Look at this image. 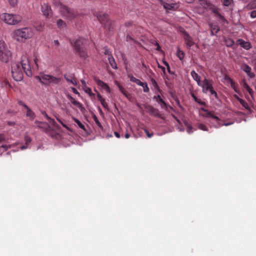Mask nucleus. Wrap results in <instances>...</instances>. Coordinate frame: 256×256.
Wrapping results in <instances>:
<instances>
[{
  "instance_id": "nucleus-1",
  "label": "nucleus",
  "mask_w": 256,
  "mask_h": 256,
  "mask_svg": "<svg viewBox=\"0 0 256 256\" xmlns=\"http://www.w3.org/2000/svg\"><path fill=\"white\" fill-rule=\"evenodd\" d=\"M34 33L32 28L24 27L16 30L13 32V38L18 42H24L30 38Z\"/></svg>"
},
{
  "instance_id": "nucleus-2",
  "label": "nucleus",
  "mask_w": 256,
  "mask_h": 256,
  "mask_svg": "<svg viewBox=\"0 0 256 256\" xmlns=\"http://www.w3.org/2000/svg\"><path fill=\"white\" fill-rule=\"evenodd\" d=\"M53 2L56 5L60 4V12L63 16L72 20L77 17L78 14L74 10L60 4V0H54Z\"/></svg>"
},
{
  "instance_id": "nucleus-3",
  "label": "nucleus",
  "mask_w": 256,
  "mask_h": 256,
  "mask_svg": "<svg viewBox=\"0 0 256 256\" xmlns=\"http://www.w3.org/2000/svg\"><path fill=\"white\" fill-rule=\"evenodd\" d=\"M85 41L86 40L82 38H79L74 42L70 40V44L74 48L76 52L84 59H86L88 56L84 46Z\"/></svg>"
},
{
  "instance_id": "nucleus-4",
  "label": "nucleus",
  "mask_w": 256,
  "mask_h": 256,
  "mask_svg": "<svg viewBox=\"0 0 256 256\" xmlns=\"http://www.w3.org/2000/svg\"><path fill=\"white\" fill-rule=\"evenodd\" d=\"M12 52L8 49L6 44L2 40H0V60L8 62L10 59Z\"/></svg>"
},
{
  "instance_id": "nucleus-5",
  "label": "nucleus",
  "mask_w": 256,
  "mask_h": 256,
  "mask_svg": "<svg viewBox=\"0 0 256 256\" xmlns=\"http://www.w3.org/2000/svg\"><path fill=\"white\" fill-rule=\"evenodd\" d=\"M4 22L9 25H16L22 20V18L18 14L4 13L2 15Z\"/></svg>"
},
{
  "instance_id": "nucleus-6",
  "label": "nucleus",
  "mask_w": 256,
  "mask_h": 256,
  "mask_svg": "<svg viewBox=\"0 0 256 256\" xmlns=\"http://www.w3.org/2000/svg\"><path fill=\"white\" fill-rule=\"evenodd\" d=\"M37 79L41 84H57L60 81V78H59L46 74H42L41 76H37Z\"/></svg>"
},
{
  "instance_id": "nucleus-7",
  "label": "nucleus",
  "mask_w": 256,
  "mask_h": 256,
  "mask_svg": "<svg viewBox=\"0 0 256 256\" xmlns=\"http://www.w3.org/2000/svg\"><path fill=\"white\" fill-rule=\"evenodd\" d=\"M12 74L16 81H20L23 78V71L19 63L14 62L12 64Z\"/></svg>"
},
{
  "instance_id": "nucleus-8",
  "label": "nucleus",
  "mask_w": 256,
  "mask_h": 256,
  "mask_svg": "<svg viewBox=\"0 0 256 256\" xmlns=\"http://www.w3.org/2000/svg\"><path fill=\"white\" fill-rule=\"evenodd\" d=\"M20 64L22 71H24L28 76H30L32 75V72L29 64L28 60L26 56H22L21 62Z\"/></svg>"
},
{
  "instance_id": "nucleus-9",
  "label": "nucleus",
  "mask_w": 256,
  "mask_h": 256,
  "mask_svg": "<svg viewBox=\"0 0 256 256\" xmlns=\"http://www.w3.org/2000/svg\"><path fill=\"white\" fill-rule=\"evenodd\" d=\"M198 86L202 88V92L207 94L208 92V90L213 87L212 80L204 78Z\"/></svg>"
},
{
  "instance_id": "nucleus-10",
  "label": "nucleus",
  "mask_w": 256,
  "mask_h": 256,
  "mask_svg": "<svg viewBox=\"0 0 256 256\" xmlns=\"http://www.w3.org/2000/svg\"><path fill=\"white\" fill-rule=\"evenodd\" d=\"M98 20L102 25L106 26L108 23L110 19L109 16L106 13H99L96 16Z\"/></svg>"
},
{
  "instance_id": "nucleus-11",
  "label": "nucleus",
  "mask_w": 256,
  "mask_h": 256,
  "mask_svg": "<svg viewBox=\"0 0 256 256\" xmlns=\"http://www.w3.org/2000/svg\"><path fill=\"white\" fill-rule=\"evenodd\" d=\"M41 10L43 14L46 18H49L52 14L50 6L48 4H44L42 6Z\"/></svg>"
},
{
  "instance_id": "nucleus-12",
  "label": "nucleus",
  "mask_w": 256,
  "mask_h": 256,
  "mask_svg": "<svg viewBox=\"0 0 256 256\" xmlns=\"http://www.w3.org/2000/svg\"><path fill=\"white\" fill-rule=\"evenodd\" d=\"M184 38L187 47L188 48H190V47L192 46L194 44V42H193L192 38L186 32H184Z\"/></svg>"
},
{
  "instance_id": "nucleus-13",
  "label": "nucleus",
  "mask_w": 256,
  "mask_h": 256,
  "mask_svg": "<svg viewBox=\"0 0 256 256\" xmlns=\"http://www.w3.org/2000/svg\"><path fill=\"white\" fill-rule=\"evenodd\" d=\"M35 124L38 128L42 129L46 133L50 132V128L48 123L36 121Z\"/></svg>"
},
{
  "instance_id": "nucleus-14",
  "label": "nucleus",
  "mask_w": 256,
  "mask_h": 256,
  "mask_svg": "<svg viewBox=\"0 0 256 256\" xmlns=\"http://www.w3.org/2000/svg\"><path fill=\"white\" fill-rule=\"evenodd\" d=\"M94 81L96 82V83L98 86L107 92H110V88L106 83L98 78H94Z\"/></svg>"
},
{
  "instance_id": "nucleus-15",
  "label": "nucleus",
  "mask_w": 256,
  "mask_h": 256,
  "mask_svg": "<svg viewBox=\"0 0 256 256\" xmlns=\"http://www.w3.org/2000/svg\"><path fill=\"white\" fill-rule=\"evenodd\" d=\"M241 68L244 72H245L248 76L250 78H254L255 75L254 72H252V68L250 66H249L248 64H242L241 66Z\"/></svg>"
},
{
  "instance_id": "nucleus-16",
  "label": "nucleus",
  "mask_w": 256,
  "mask_h": 256,
  "mask_svg": "<svg viewBox=\"0 0 256 256\" xmlns=\"http://www.w3.org/2000/svg\"><path fill=\"white\" fill-rule=\"evenodd\" d=\"M68 98L70 100L71 102L74 106H77L82 112H84L85 110L84 108L82 106V105L78 102L76 101L74 98H72L70 95H68Z\"/></svg>"
},
{
  "instance_id": "nucleus-17",
  "label": "nucleus",
  "mask_w": 256,
  "mask_h": 256,
  "mask_svg": "<svg viewBox=\"0 0 256 256\" xmlns=\"http://www.w3.org/2000/svg\"><path fill=\"white\" fill-rule=\"evenodd\" d=\"M202 110L204 111V112H206V118H212V119L215 120L216 121V122H217L216 125H218V122H219V121L220 120V118L218 116H217L216 115H214V112H209L208 110L204 109V108H202Z\"/></svg>"
},
{
  "instance_id": "nucleus-18",
  "label": "nucleus",
  "mask_w": 256,
  "mask_h": 256,
  "mask_svg": "<svg viewBox=\"0 0 256 256\" xmlns=\"http://www.w3.org/2000/svg\"><path fill=\"white\" fill-rule=\"evenodd\" d=\"M115 84L118 88L120 92L128 99L131 97V95L129 94L119 83L118 81L114 82Z\"/></svg>"
},
{
  "instance_id": "nucleus-19",
  "label": "nucleus",
  "mask_w": 256,
  "mask_h": 256,
  "mask_svg": "<svg viewBox=\"0 0 256 256\" xmlns=\"http://www.w3.org/2000/svg\"><path fill=\"white\" fill-rule=\"evenodd\" d=\"M148 112L152 115L155 116H157L160 118H162V114H160L158 110L154 108L153 106H148L147 108Z\"/></svg>"
},
{
  "instance_id": "nucleus-20",
  "label": "nucleus",
  "mask_w": 256,
  "mask_h": 256,
  "mask_svg": "<svg viewBox=\"0 0 256 256\" xmlns=\"http://www.w3.org/2000/svg\"><path fill=\"white\" fill-rule=\"evenodd\" d=\"M209 26L211 31V35H216L220 31V27L216 24L210 23Z\"/></svg>"
},
{
  "instance_id": "nucleus-21",
  "label": "nucleus",
  "mask_w": 256,
  "mask_h": 256,
  "mask_svg": "<svg viewBox=\"0 0 256 256\" xmlns=\"http://www.w3.org/2000/svg\"><path fill=\"white\" fill-rule=\"evenodd\" d=\"M161 4L163 5L165 9L168 10H176L178 8L177 4H168L161 1Z\"/></svg>"
},
{
  "instance_id": "nucleus-22",
  "label": "nucleus",
  "mask_w": 256,
  "mask_h": 256,
  "mask_svg": "<svg viewBox=\"0 0 256 256\" xmlns=\"http://www.w3.org/2000/svg\"><path fill=\"white\" fill-rule=\"evenodd\" d=\"M154 98L156 100V102L159 104H160V106L162 108H164V107H166L167 104L164 102V101L161 98L160 95L155 96L154 97Z\"/></svg>"
},
{
  "instance_id": "nucleus-23",
  "label": "nucleus",
  "mask_w": 256,
  "mask_h": 256,
  "mask_svg": "<svg viewBox=\"0 0 256 256\" xmlns=\"http://www.w3.org/2000/svg\"><path fill=\"white\" fill-rule=\"evenodd\" d=\"M191 76L192 77V78L195 80L198 86L199 84H201L202 82L200 80V77L198 76V74L194 71L192 70L190 72Z\"/></svg>"
},
{
  "instance_id": "nucleus-24",
  "label": "nucleus",
  "mask_w": 256,
  "mask_h": 256,
  "mask_svg": "<svg viewBox=\"0 0 256 256\" xmlns=\"http://www.w3.org/2000/svg\"><path fill=\"white\" fill-rule=\"evenodd\" d=\"M238 44L241 46H242L246 50H248L249 48H250V42H245L244 40L242 39L238 40Z\"/></svg>"
},
{
  "instance_id": "nucleus-25",
  "label": "nucleus",
  "mask_w": 256,
  "mask_h": 256,
  "mask_svg": "<svg viewBox=\"0 0 256 256\" xmlns=\"http://www.w3.org/2000/svg\"><path fill=\"white\" fill-rule=\"evenodd\" d=\"M26 110V116L28 117L30 120H33L36 117L34 112L28 107Z\"/></svg>"
},
{
  "instance_id": "nucleus-26",
  "label": "nucleus",
  "mask_w": 256,
  "mask_h": 256,
  "mask_svg": "<svg viewBox=\"0 0 256 256\" xmlns=\"http://www.w3.org/2000/svg\"><path fill=\"white\" fill-rule=\"evenodd\" d=\"M108 60L111 66L114 69H117V64L112 55H108Z\"/></svg>"
},
{
  "instance_id": "nucleus-27",
  "label": "nucleus",
  "mask_w": 256,
  "mask_h": 256,
  "mask_svg": "<svg viewBox=\"0 0 256 256\" xmlns=\"http://www.w3.org/2000/svg\"><path fill=\"white\" fill-rule=\"evenodd\" d=\"M199 3L205 9L208 8L210 6H212V4L207 0H199Z\"/></svg>"
},
{
  "instance_id": "nucleus-28",
  "label": "nucleus",
  "mask_w": 256,
  "mask_h": 256,
  "mask_svg": "<svg viewBox=\"0 0 256 256\" xmlns=\"http://www.w3.org/2000/svg\"><path fill=\"white\" fill-rule=\"evenodd\" d=\"M64 78L68 82H70V83L73 84L74 86L77 85L76 79L75 78H74L72 76L65 75Z\"/></svg>"
},
{
  "instance_id": "nucleus-29",
  "label": "nucleus",
  "mask_w": 256,
  "mask_h": 256,
  "mask_svg": "<svg viewBox=\"0 0 256 256\" xmlns=\"http://www.w3.org/2000/svg\"><path fill=\"white\" fill-rule=\"evenodd\" d=\"M83 89H84V91L86 94H88L90 96L94 97L95 96V94L94 93L92 92L91 88L89 87H88L86 86V84H84V86Z\"/></svg>"
},
{
  "instance_id": "nucleus-30",
  "label": "nucleus",
  "mask_w": 256,
  "mask_h": 256,
  "mask_svg": "<svg viewBox=\"0 0 256 256\" xmlns=\"http://www.w3.org/2000/svg\"><path fill=\"white\" fill-rule=\"evenodd\" d=\"M191 96L194 98V100L198 103L201 106H205L206 103L204 102H202L201 100L198 98L194 93H191Z\"/></svg>"
},
{
  "instance_id": "nucleus-31",
  "label": "nucleus",
  "mask_w": 256,
  "mask_h": 256,
  "mask_svg": "<svg viewBox=\"0 0 256 256\" xmlns=\"http://www.w3.org/2000/svg\"><path fill=\"white\" fill-rule=\"evenodd\" d=\"M191 96L194 98V100L198 103L201 106H205L206 103L204 102H202L201 100L198 98L194 93H191Z\"/></svg>"
},
{
  "instance_id": "nucleus-32",
  "label": "nucleus",
  "mask_w": 256,
  "mask_h": 256,
  "mask_svg": "<svg viewBox=\"0 0 256 256\" xmlns=\"http://www.w3.org/2000/svg\"><path fill=\"white\" fill-rule=\"evenodd\" d=\"M234 42L232 38H228L225 40V44L226 46L230 47L232 46L234 44Z\"/></svg>"
},
{
  "instance_id": "nucleus-33",
  "label": "nucleus",
  "mask_w": 256,
  "mask_h": 256,
  "mask_svg": "<svg viewBox=\"0 0 256 256\" xmlns=\"http://www.w3.org/2000/svg\"><path fill=\"white\" fill-rule=\"evenodd\" d=\"M74 121L78 126L84 130H86L84 126L77 118H74Z\"/></svg>"
},
{
  "instance_id": "nucleus-34",
  "label": "nucleus",
  "mask_w": 256,
  "mask_h": 256,
  "mask_svg": "<svg viewBox=\"0 0 256 256\" xmlns=\"http://www.w3.org/2000/svg\"><path fill=\"white\" fill-rule=\"evenodd\" d=\"M56 24L59 28H62L66 26V23L61 19L58 20Z\"/></svg>"
},
{
  "instance_id": "nucleus-35",
  "label": "nucleus",
  "mask_w": 256,
  "mask_h": 256,
  "mask_svg": "<svg viewBox=\"0 0 256 256\" xmlns=\"http://www.w3.org/2000/svg\"><path fill=\"white\" fill-rule=\"evenodd\" d=\"M92 118L93 120H94V121L95 122L96 124V125L100 128L101 129L102 128V126L100 124V121L98 120L97 116H96V114H94L92 115Z\"/></svg>"
},
{
  "instance_id": "nucleus-36",
  "label": "nucleus",
  "mask_w": 256,
  "mask_h": 256,
  "mask_svg": "<svg viewBox=\"0 0 256 256\" xmlns=\"http://www.w3.org/2000/svg\"><path fill=\"white\" fill-rule=\"evenodd\" d=\"M208 92H210V94L211 96H214L216 98V99L218 98V96L217 92L214 90V87H212L210 90H208Z\"/></svg>"
},
{
  "instance_id": "nucleus-37",
  "label": "nucleus",
  "mask_w": 256,
  "mask_h": 256,
  "mask_svg": "<svg viewBox=\"0 0 256 256\" xmlns=\"http://www.w3.org/2000/svg\"><path fill=\"white\" fill-rule=\"evenodd\" d=\"M208 8L211 10L212 12L215 14L216 16L218 15V14H220L218 9L215 7L213 4H212V6H210Z\"/></svg>"
},
{
  "instance_id": "nucleus-38",
  "label": "nucleus",
  "mask_w": 256,
  "mask_h": 256,
  "mask_svg": "<svg viewBox=\"0 0 256 256\" xmlns=\"http://www.w3.org/2000/svg\"><path fill=\"white\" fill-rule=\"evenodd\" d=\"M176 54L180 60H182L184 57V52L183 51L178 49L177 50Z\"/></svg>"
},
{
  "instance_id": "nucleus-39",
  "label": "nucleus",
  "mask_w": 256,
  "mask_h": 256,
  "mask_svg": "<svg viewBox=\"0 0 256 256\" xmlns=\"http://www.w3.org/2000/svg\"><path fill=\"white\" fill-rule=\"evenodd\" d=\"M239 102L246 109H249L248 104L244 100L241 99Z\"/></svg>"
},
{
  "instance_id": "nucleus-40",
  "label": "nucleus",
  "mask_w": 256,
  "mask_h": 256,
  "mask_svg": "<svg viewBox=\"0 0 256 256\" xmlns=\"http://www.w3.org/2000/svg\"><path fill=\"white\" fill-rule=\"evenodd\" d=\"M233 2V0H223V5L226 6H230Z\"/></svg>"
},
{
  "instance_id": "nucleus-41",
  "label": "nucleus",
  "mask_w": 256,
  "mask_h": 256,
  "mask_svg": "<svg viewBox=\"0 0 256 256\" xmlns=\"http://www.w3.org/2000/svg\"><path fill=\"white\" fill-rule=\"evenodd\" d=\"M141 86L143 88V90L144 92H149L150 89L146 82H143L142 86Z\"/></svg>"
},
{
  "instance_id": "nucleus-42",
  "label": "nucleus",
  "mask_w": 256,
  "mask_h": 256,
  "mask_svg": "<svg viewBox=\"0 0 256 256\" xmlns=\"http://www.w3.org/2000/svg\"><path fill=\"white\" fill-rule=\"evenodd\" d=\"M244 87L250 94H251L252 90L246 82H244Z\"/></svg>"
},
{
  "instance_id": "nucleus-43",
  "label": "nucleus",
  "mask_w": 256,
  "mask_h": 256,
  "mask_svg": "<svg viewBox=\"0 0 256 256\" xmlns=\"http://www.w3.org/2000/svg\"><path fill=\"white\" fill-rule=\"evenodd\" d=\"M224 79L226 80L230 81L231 84V86H232V84H234V82L230 78L228 75L225 74L224 76Z\"/></svg>"
},
{
  "instance_id": "nucleus-44",
  "label": "nucleus",
  "mask_w": 256,
  "mask_h": 256,
  "mask_svg": "<svg viewBox=\"0 0 256 256\" xmlns=\"http://www.w3.org/2000/svg\"><path fill=\"white\" fill-rule=\"evenodd\" d=\"M144 131L146 133V134L148 138H152L153 135H154V133L152 132H150L146 128H144Z\"/></svg>"
},
{
  "instance_id": "nucleus-45",
  "label": "nucleus",
  "mask_w": 256,
  "mask_h": 256,
  "mask_svg": "<svg viewBox=\"0 0 256 256\" xmlns=\"http://www.w3.org/2000/svg\"><path fill=\"white\" fill-rule=\"evenodd\" d=\"M198 128L200 130H204V131L208 130V128H207L206 126L202 124H198Z\"/></svg>"
},
{
  "instance_id": "nucleus-46",
  "label": "nucleus",
  "mask_w": 256,
  "mask_h": 256,
  "mask_svg": "<svg viewBox=\"0 0 256 256\" xmlns=\"http://www.w3.org/2000/svg\"><path fill=\"white\" fill-rule=\"evenodd\" d=\"M100 104H101L102 106L104 108H106V109H108V104L105 101V99L104 98L101 101H100Z\"/></svg>"
},
{
  "instance_id": "nucleus-47",
  "label": "nucleus",
  "mask_w": 256,
  "mask_h": 256,
  "mask_svg": "<svg viewBox=\"0 0 256 256\" xmlns=\"http://www.w3.org/2000/svg\"><path fill=\"white\" fill-rule=\"evenodd\" d=\"M12 146L11 144H10V145H6V144H3L2 146H0V148H4V151H6L8 149L11 148L12 147Z\"/></svg>"
},
{
  "instance_id": "nucleus-48",
  "label": "nucleus",
  "mask_w": 256,
  "mask_h": 256,
  "mask_svg": "<svg viewBox=\"0 0 256 256\" xmlns=\"http://www.w3.org/2000/svg\"><path fill=\"white\" fill-rule=\"evenodd\" d=\"M232 124V123H224L223 124H221L220 123V122H218V125H216L215 126V127L216 128H219V127H220L222 126H230Z\"/></svg>"
},
{
  "instance_id": "nucleus-49",
  "label": "nucleus",
  "mask_w": 256,
  "mask_h": 256,
  "mask_svg": "<svg viewBox=\"0 0 256 256\" xmlns=\"http://www.w3.org/2000/svg\"><path fill=\"white\" fill-rule=\"evenodd\" d=\"M18 102L19 105L22 106L26 109L28 108V106L22 100H18Z\"/></svg>"
},
{
  "instance_id": "nucleus-50",
  "label": "nucleus",
  "mask_w": 256,
  "mask_h": 256,
  "mask_svg": "<svg viewBox=\"0 0 256 256\" xmlns=\"http://www.w3.org/2000/svg\"><path fill=\"white\" fill-rule=\"evenodd\" d=\"M151 82H152V84L154 88H158V84H157L154 78H152L151 80Z\"/></svg>"
},
{
  "instance_id": "nucleus-51",
  "label": "nucleus",
  "mask_w": 256,
  "mask_h": 256,
  "mask_svg": "<svg viewBox=\"0 0 256 256\" xmlns=\"http://www.w3.org/2000/svg\"><path fill=\"white\" fill-rule=\"evenodd\" d=\"M128 78H130V80L133 82H136V78L130 74H128Z\"/></svg>"
},
{
  "instance_id": "nucleus-52",
  "label": "nucleus",
  "mask_w": 256,
  "mask_h": 256,
  "mask_svg": "<svg viewBox=\"0 0 256 256\" xmlns=\"http://www.w3.org/2000/svg\"><path fill=\"white\" fill-rule=\"evenodd\" d=\"M48 120L49 121V122L53 126H56V124L54 119L51 118H50V119H49Z\"/></svg>"
},
{
  "instance_id": "nucleus-53",
  "label": "nucleus",
  "mask_w": 256,
  "mask_h": 256,
  "mask_svg": "<svg viewBox=\"0 0 256 256\" xmlns=\"http://www.w3.org/2000/svg\"><path fill=\"white\" fill-rule=\"evenodd\" d=\"M8 1L10 4L12 6H15L17 3V0H8Z\"/></svg>"
},
{
  "instance_id": "nucleus-54",
  "label": "nucleus",
  "mask_w": 256,
  "mask_h": 256,
  "mask_svg": "<svg viewBox=\"0 0 256 256\" xmlns=\"http://www.w3.org/2000/svg\"><path fill=\"white\" fill-rule=\"evenodd\" d=\"M217 16L218 17L220 20H223L224 22H227V20H226V18H224V16L221 14L220 13L218 14V15Z\"/></svg>"
},
{
  "instance_id": "nucleus-55",
  "label": "nucleus",
  "mask_w": 256,
  "mask_h": 256,
  "mask_svg": "<svg viewBox=\"0 0 256 256\" xmlns=\"http://www.w3.org/2000/svg\"><path fill=\"white\" fill-rule=\"evenodd\" d=\"M24 139H25L26 144H30L31 142V139L28 136H26Z\"/></svg>"
},
{
  "instance_id": "nucleus-56",
  "label": "nucleus",
  "mask_w": 256,
  "mask_h": 256,
  "mask_svg": "<svg viewBox=\"0 0 256 256\" xmlns=\"http://www.w3.org/2000/svg\"><path fill=\"white\" fill-rule=\"evenodd\" d=\"M250 16L252 18H256V10H252L250 12Z\"/></svg>"
},
{
  "instance_id": "nucleus-57",
  "label": "nucleus",
  "mask_w": 256,
  "mask_h": 256,
  "mask_svg": "<svg viewBox=\"0 0 256 256\" xmlns=\"http://www.w3.org/2000/svg\"><path fill=\"white\" fill-rule=\"evenodd\" d=\"M136 84H137L138 86H142L143 82H141L140 80L136 78V82H134Z\"/></svg>"
},
{
  "instance_id": "nucleus-58",
  "label": "nucleus",
  "mask_w": 256,
  "mask_h": 256,
  "mask_svg": "<svg viewBox=\"0 0 256 256\" xmlns=\"http://www.w3.org/2000/svg\"><path fill=\"white\" fill-rule=\"evenodd\" d=\"M96 96H97L98 100L100 102L104 99V98L102 97V96L99 92H98Z\"/></svg>"
},
{
  "instance_id": "nucleus-59",
  "label": "nucleus",
  "mask_w": 256,
  "mask_h": 256,
  "mask_svg": "<svg viewBox=\"0 0 256 256\" xmlns=\"http://www.w3.org/2000/svg\"><path fill=\"white\" fill-rule=\"evenodd\" d=\"M250 6L252 8H256V0H254L251 4Z\"/></svg>"
},
{
  "instance_id": "nucleus-60",
  "label": "nucleus",
  "mask_w": 256,
  "mask_h": 256,
  "mask_svg": "<svg viewBox=\"0 0 256 256\" xmlns=\"http://www.w3.org/2000/svg\"><path fill=\"white\" fill-rule=\"evenodd\" d=\"M156 50L158 51H160L161 50V48L158 42H156Z\"/></svg>"
},
{
  "instance_id": "nucleus-61",
  "label": "nucleus",
  "mask_w": 256,
  "mask_h": 256,
  "mask_svg": "<svg viewBox=\"0 0 256 256\" xmlns=\"http://www.w3.org/2000/svg\"><path fill=\"white\" fill-rule=\"evenodd\" d=\"M126 41H128V42H130V40H134L132 38L130 35H128L126 36Z\"/></svg>"
},
{
  "instance_id": "nucleus-62",
  "label": "nucleus",
  "mask_w": 256,
  "mask_h": 256,
  "mask_svg": "<svg viewBox=\"0 0 256 256\" xmlns=\"http://www.w3.org/2000/svg\"><path fill=\"white\" fill-rule=\"evenodd\" d=\"M192 126H188L187 127V132L188 134H190L192 132L191 131L192 129Z\"/></svg>"
},
{
  "instance_id": "nucleus-63",
  "label": "nucleus",
  "mask_w": 256,
  "mask_h": 256,
  "mask_svg": "<svg viewBox=\"0 0 256 256\" xmlns=\"http://www.w3.org/2000/svg\"><path fill=\"white\" fill-rule=\"evenodd\" d=\"M42 114L48 120L49 119H50V117H49L48 116V115L45 112H42Z\"/></svg>"
},
{
  "instance_id": "nucleus-64",
  "label": "nucleus",
  "mask_w": 256,
  "mask_h": 256,
  "mask_svg": "<svg viewBox=\"0 0 256 256\" xmlns=\"http://www.w3.org/2000/svg\"><path fill=\"white\" fill-rule=\"evenodd\" d=\"M72 91L73 92H74L76 94H80L79 92H78V91L77 90L74 88H72Z\"/></svg>"
}]
</instances>
